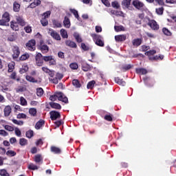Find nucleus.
I'll use <instances>...</instances> for the list:
<instances>
[{
    "instance_id": "29",
    "label": "nucleus",
    "mask_w": 176,
    "mask_h": 176,
    "mask_svg": "<svg viewBox=\"0 0 176 176\" xmlns=\"http://www.w3.org/2000/svg\"><path fill=\"white\" fill-rule=\"evenodd\" d=\"M82 69L84 71V72H87L88 71H91V67L89 64H84L82 65Z\"/></svg>"
},
{
    "instance_id": "30",
    "label": "nucleus",
    "mask_w": 176,
    "mask_h": 176,
    "mask_svg": "<svg viewBox=\"0 0 176 176\" xmlns=\"http://www.w3.org/2000/svg\"><path fill=\"white\" fill-rule=\"evenodd\" d=\"M25 79L26 80L32 83H38V80H35V78H34V77L31 76H26Z\"/></svg>"
},
{
    "instance_id": "28",
    "label": "nucleus",
    "mask_w": 176,
    "mask_h": 176,
    "mask_svg": "<svg viewBox=\"0 0 176 176\" xmlns=\"http://www.w3.org/2000/svg\"><path fill=\"white\" fill-rule=\"evenodd\" d=\"M73 36L74 38H75L76 42H78V43H82L83 40H82V37H80L79 33H74Z\"/></svg>"
},
{
    "instance_id": "14",
    "label": "nucleus",
    "mask_w": 176,
    "mask_h": 176,
    "mask_svg": "<svg viewBox=\"0 0 176 176\" xmlns=\"http://www.w3.org/2000/svg\"><path fill=\"white\" fill-rule=\"evenodd\" d=\"M132 5L136 8V9H141L144 8V4L142 2L140 1V0H134L132 3Z\"/></svg>"
},
{
    "instance_id": "43",
    "label": "nucleus",
    "mask_w": 176,
    "mask_h": 176,
    "mask_svg": "<svg viewBox=\"0 0 176 176\" xmlns=\"http://www.w3.org/2000/svg\"><path fill=\"white\" fill-rule=\"evenodd\" d=\"M43 89L41 87L36 89V95L38 97H42L43 96Z\"/></svg>"
},
{
    "instance_id": "31",
    "label": "nucleus",
    "mask_w": 176,
    "mask_h": 176,
    "mask_svg": "<svg viewBox=\"0 0 176 176\" xmlns=\"http://www.w3.org/2000/svg\"><path fill=\"white\" fill-rule=\"evenodd\" d=\"M104 120H107V122H112L113 120V115L109 113L106 114L104 117Z\"/></svg>"
},
{
    "instance_id": "7",
    "label": "nucleus",
    "mask_w": 176,
    "mask_h": 176,
    "mask_svg": "<svg viewBox=\"0 0 176 176\" xmlns=\"http://www.w3.org/2000/svg\"><path fill=\"white\" fill-rule=\"evenodd\" d=\"M148 23H147V25H149V27L151 28V30H153V31H157L159 30V24H157V22L155 20H151L148 19Z\"/></svg>"
},
{
    "instance_id": "48",
    "label": "nucleus",
    "mask_w": 176,
    "mask_h": 176,
    "mask_svg": "<svg viewBox=\"0 0 176 176\" xmlns=\"http://www.w3.org/2000/svg\"><path fill=\"white\" fill-rule=\"evenodd\" d=\"M25 135L27 138H32V137H34V131L32 130H29L26 131Z\"/></svg>"
},
{
    "instance_id": "37",
    "label": "nucleus",
    "mask_w": 176,
    "mask_h": 176,
    "mask_svg": "<svg viewBox=\"0 0 176 176\" xmlns=\"http://www.w3.org/2000/svg\"><path fill=\"white\" fill-rule=\"evenodd\" d=\"M60 35L62 38H63V39L68 38V33L67 32V30H65V29L60 30Z\"/></svg>"
},
{
    "instance_id": "2",
    "label": "nucleus",
    "mask_w": 176,
    "mask_h": 176,
    "mask_svg": "<svg viewBox=\"0 0 176 176\" xmlns=\"http://www.w3.org/2000/svg\"><path fill=\"white\" fill-rule=\"evenodd\" d=\"M10 21V14L9 12H6L2 15V19H0V25H9L8 24Z\"/></svg>"
},
{
    "instance_id": "55",
    "label": "nucleus",
    "mask_w": 176,
    "mask_h": 176,
    "mask_svg": "<svg viewBox=\"0 0 176 176\" xmlns=\"http://www.w3.org/2000/svg\"><path fill=\"white\" fill-rule=\"evenodd\" d=\"M41 23L43 27H46V25H47V24H49V21H47V19H46V18H43L41 20Z\"/></svg>"
},
{
    "instance_id": "20",
    "label": "nucleus",
    "mask_w": 176,
    "mask_h": 176,
    "mask_svg": "<svg viewBox=\"0 0 176 176\" xmlns=\"http://www.w3.org/2000/svg\"><path fill=\"white\" fill-rule=\"evenodd\" d=\"M116 83L119 85L120 86H126V81L123 79H120L119 77H116L114 78Z\"/></svg>"
},
{
    "instance_id": "25",
    "label": "nucleus",
    "mask_w": 176,
    "mask_h": 176,
    "mask_svg": "<svg viewBox=\"0 0 176 176\" xmlns=\"http://www.w3.org/2000/svg\"><path fill=\"white\" fill-rule=\"evenodd\" d=\"M43 126H45V120H40L38 122H36L35 125V129H36V130H39V129H41V127H42Z\"/></svg>"
},
{
    "instance_id": "17",
    "label": "nucleus",
    "mask_w": 176,
    "mask_h": 176,
    "mask_svg": "<svg viewBox=\"0 0 176 176\" xmlns=\"http://www.w3.org/2000/svg\"><path fill=\"white\" fill-rule=\"evenodd\" d=\"M16 23L21 27H24L25 24H27L25 21H24V19H23L21 16H16Z\"/></svg>"
},
{
    "instance_id": "18",
    "label": "nucleus",
    "mask_w": 176,
    "mask_h": 176,
    "mask_svg": "<svg viewBox=\"0 0 176 176\" xmlns=\"http://www.w3.org/2000/svg\"><path fill=\"white\" fill-rule=\"evenodd\" d=\"M10 28L13 31H19L20 28L19 27V23L14 21L10 22Z\"/></svg>"
},
{
    "instance_id": "49",
    "label": "nucleus",
    "mask_w": 176,
    "mask_h": 176,
    "mask_svg": "<svg viewBox=\"0 0 176 176\" xmlns=\"http://www.w3.org/2000/svg\"><path fill=\"white\" fill-rule=\"evenodd\" d=\"M162 32L164 34V35H166V36H171V32H170V30L166 28L162 29Z\"/></svg>"
},
{
    "instance_id": "1",
    "label": "nucleus",
    "mask_w": 176,
    "mask_h": 176,
    "mask_svg": "<svg viewBox=\"0 0 176 176\" xmlns=\"http://www.w3.org/2000/svg\"><path fill=\"white\" fill-rule=\"evenodd\" d=\"M91 36L93 38L97 46H100V47H104L105 44L104 43V41H102V36L101 35H98L97 34H91Z\"/></svg>"
},
{
    "instance_id": "47",
    "label": "nucleus",
    "mask_w": 176,
    "mask_h": 176,
    "mask_svg": "<svg viewBox=\"0 0 176 176\" xmlns=\"http://www.w3.org/2000/svg\"><path fill=\"white\" fill-rule=\"evenodd\" d=\"M58 98V92L55 93V94L50 96V101H56Z\"/></svg>"
},
{
    "instance_id": "10",
    "label": "nucleus",
    "mask_w": 176,
    "mask_h": 176,
    "mask_svg": "<svg viewBox=\"0 0 176 176\" xmlns=\"http://www.w3.org/2000/svg\"><path fill=\"white\" fill-rule=\"evenodd\" d=\"M50 115L51 120H57V119H60V118H61V114H60V112L56 111H50Z\"/></svg>"
},
{
    "instance_id": "41",
    "label": "nucleus",
    "mask_w": 176,
    "mask_h": 176,
    "mask_svg": "<svg viewBox=\"0 0 176 176\" xmlns=\"http://www.w3.org/2000/svg\"><path fill=\"white\" fill-rule=\"evenodd\" d=\"M28 58H30V54H24L20 56L19 60L20 61H25V60H28Z\"/></svg>"
},
{
    "instance_id": "42",
    "label": "nucleus",
    "mask_w": 176,
    "mask_h": 176,
    "mask_svg": "<svg viewBox=\"0 0 176 176\" xmlns=\"http://www.w3.org/2000/svg\"><path fill=\"white\" fill-rule=\"evenodd\" d=\"M13 10L14 12H19L20 11V4L17 2H14L13 4Z\"/></svg>"
},
{
    "instance_id": "51",
    "label": "nucleus",
    "mask_w": 176,
    "mask_h": 176,
    "mask_svg": "<svg viewBox=\"0 0 176 176\" xmlns=\"http://www.w3.org/2000/svg\"><path fill=\"white\" fill-rule=\"evenodd\" d=\"M29 113L31 115V116H36V109L30 108L29 109Z\"/></svg>"
},
{
    "instance_id": "11",
    "label": "nucleus",
    "mask_w": 176,
    "mask_h": 176,
    "mask_svg": "<svg viewBox=\"0 0 176 176\" xmlns=\"http://www.w3.org/2000/svg\"><path fill=\"white\" fill-rule=\"evenodd\" d=\"M58 100L65 104H68V98L63 92H58Z\"/></svg>"
},
{
    "instance_id": "33",
    "label": "nucleus",
    "mask_w": 176,
    "mask_h": 176,
    "mask_svg": "<svg viewBox=\"0 0 176 176\" xmlns=\"http://www.w3.org/2000/svg\"><path fill=\"white\" fill-rule=\"evenodd\" d=\"M72 85L77 89H79V87L82 86V85H80V82H79L77 79H74L72 80Z\"/></svg>"
},
{
    "instance_id": "8",
    "label": "nucleus",
    "mask_w": 176,
    "mask_h": 176,
    "mask_svg": "<svg viewBox=\"0 0 176 176\" xmlns=\"http://www.w3.org/2000/svg\"><path fill=\"white\" fill-rule=\"evenodd\" d=\"M38 49L39 50H41L43 54H46V53H49V46H47V45L43 44V41L40 42Z\"/></svg>"
},
{
    "instance_id": "23",
    "label": "nucleus",
    "mask_w": 176,
    "mask_h": 176,
    "mask_svg": "<svg viewBox=\"0 0 176 176\" xmlns=\"http://www.w3.org/2000/svg\"><path fill=\"white\" fill-rule=\"evenodd\" d=\"M41 3H42V1H41V0H34V2H32L29 6V8H31V9H34V8H36V6H39Z\"/></svg>"
},
{
    "instance_id": "63",
    "label": "nucleus",
    "mask_w": 176,
    "mask_h": 176,
    "mask_svg": "<svg viewBox=\"0 0 176 176\" xmlns=\"http://www.w3.org/2000/svg\"><path fill=\"white\" fill-rule=\"evenodd\" d=\"M24 30H25V32H27V34H30V32H32V29L31 28V27L30 25L25 27Z\"/></svg>"
},
{
    "instance_id": "39",
    "label": "nucleus",
    "mask_w": 176,
    "mask_h": 176,
    "mask_svg": "<svg viewBox=\"0 0 176 176\" xmlns=\"http://www.w3.org/2000/svg\"><path fill=\"white\" fill-rule=\"evenodd\" d=\"M131 3V0H123L122 6L126 8H130V5Z\"/></svg>"
},
{
    "instance_id": "27",
    "label": "nucleus",
    "mask_w": 176,
    "mask_h": 176,
    "mask_svg": "<svg viewBox=\"0 0 176 176\" xmlns=\"http://www.w3.org/2000/svg\"><path fill=\"white\" fill-rule=\"evenodd\" d=\"M52 23L54 28H61V27H63V25H61V23H60L58 20H52Z\"/></svg>"
},
{
    "instance_id": "34",
    "label": "nucleus",
    "mask_w": 176,
    "mask_h": 176,
    "mask_svg": "<svg viewBox=\"0 0 176 176\" xmlns=\"http://www.w3.org/2000/svg\"><path fill=\"white\" fill-rule=\"evenodd\" d=\"M111 14H114V16H120L121 17L123 16V12L119 10H111Z\"/></svg>"
},
{
    "instance_id": "61",
    "label": "nucleus",
    "mask_w": 176,
    "mask_h": 176,
    "mask_svg": "<svg viewBox=\"0 0 176 176\" xmlns=\"http://www.w3.org/2000/svg\"><path fill=\"white\" fill-rule=\"evenodd\" d=\"M111 6H113L116 9H119L120 8V5H119V3L118 1H113L111 3Z\"/></svg>"
},
{
    "instance_id": "38",
    "label": "nucleus",
    "mask_w": 176,
    "mask_h": 176,
    "mask_svg": "<svg viewBox=\"0 0 176 176\" xmlns=\"http://www.w3.org/2000/svg\"><path fill=\"white\" fill-rule=\"evenodd\" d=\"M28 69H29V68H28V65L22 66V68H21L19 70V73L21 74H25V72H28Z\"/></svg>"
},
{
    "instance_id": "54",
    "label": "nucleus",
    "mask_w": 176,
    "mask_h": 176,
    "mask_svg": "<svg viewBox=\"0 0 176 176\" xmlns=\"http://www.w3.org/2000/svg\"><path fill=\"white\" fill-rule=\"evenodd\" d=\"M28 168L29 170H38V168H39V167H38V166L34 164H30L28 165Z\"/></svg>"
},
{
    "instance_id": "52",
    "label": "nucleus",
    "mask_w": 176,
    "mask_h": 176,
    "mask_svg": "<svg viewBox=\"0 0 176 176\" xmlns=\"http://www.w3.org/2000/svg\"><path fill=\"white\" fill-rule=\"evenodd\" d=\"M155 12L157 14L162 16V14H163V12H164V8L163 7L156 8Z\"/></svg>"
},
{
    "instance_id": "6",
    "label": "nucleus",
    "mask_w": 176,
    "mask_h": 176,
    "mask_svg": "<svg viewBox=\"0 0 176 176\" xmlns=\"http://www.w3.org/2000/svg\"><path fill=\"white\" fill-rule=\"evenodd\" d=\"M43 58L45 63L50 62V65H56L57 63L56 62V59L54 58L53 56H43Z\"/></svg>"
},
{
    "instance_id": "64",
    "label": "nucleus",
    "mask_w": 176,
    "mask_h": 176,
    "mask_svg": "<svg viewBox=\"0 0 176 176\" xmlns=\"http://www.w3.org/2000/svg\"><path fill=\"white\" fill-rule=\"evenodd\" d=\"M14 131L17 137H21V131L19 128H15Z\"/></svg>"
},
{
    "instance_id": "53",
    "label": "nucleus",
    "mask_w": 176,
    "mask_h": 176,
    "mask_svg": "<svg viewBox=\"0 0 176 176\" xmlns=\"http://www.w3.org/2000/svg\"><path fill=\"white\" fill-rule=\"evenodd\" d=\"M69 67L71 69H78L79 68V65L76 63H70Z\"/></svg>"
},
{
    "instance_id": "36",
    "label": "nucleus",
    "mask_w": 176,
    "mask_h": 176,
    "mask_svg": "<svg viewBox=\"0 0 176 176\" xmlns=\"http://www.w3.org/2000/svg\"><path fill=\"white\" fill-rule=\"evenodd\" d=\"M94 85H96V81L91 80L87 83V88L90 89V90H92V89L94 88Z\"/></svg>"
},
{
    "instance_id": "4",
    "label": "nucleus",
    "mask_w": 176,
    "mask_h": 176,
    "mask_svg": "<svg viewBox=\"0 0 176 176\" xmlns=\"http://www.w3.org/2000/svg\"><path fill=\"white\" fill-rule=\"evenodd\" d=\"M12 58L13 60H17L19 58V56H20V48L17 45L12 46Z\"/></svg>"
},
{
    "instance_id": "60",
    "label": "nucleus",
    "mask_w": 176,
    "mask_h": 176,
    "mask_svg": "<svg viewBox=\"0 0 176 176\" xmlns=\"http://www.w3.org/2000/svg\"><path fill=\"white\" fill-rule=\"evenodd\" d=\"M81 48L82 50H85V52H87L88 50H90V47H89L85 43H81Z\"/></svg>"
},
{
    "instance_id": "26",
    "label": "nucleus",
    "mask_w": 176,
    "mask_h": 176,
    "mask_svg": "<svg viewBox=\"0 0 176 176\" xmlns=\"http://www.w3.org/2000/svg\"><path fill=\"white\" fill-rule=\"evenodd\" d=\"M12 113V107L10 106H6L4 109V116H9Z\"/></svg>"
},
{
    "instance_id": "5",
    "label": "nucleus",
    "mask_w": 176,
    "mask_h": 176,
    "mask_svg": "<svg viewBox=\"0 0 176 176\" xmlns=\"http://www.w3.org/2000/svg\"><path fill=\"white\" fill-rule=\"evenodd\" d=\"M36 45V42L35 41V40L32 39L26 43V47L30 52H34V50H36V47L35 46Z\"/></svg>"
},
{
    "instance_id": "57",
    "label": "nucleus",
    "mask_w": 176,
    "mask_h": 176,
    "mask_svg": "<svg viewBox=\"0 0 176 176\" xmlns=\"http://www.w3.org/2000/svg\"><path fill=\"white\" fill-rule=\"evenodd\" d=\"M12 122L14 124H17L18 126H23V124H24V122L23 121H19L17 120H12Z\"/></svg>"
},
{
    "instance_id": "50",
    "label": "nucleus",
    "mask_w": 176,
    "mask_h": 176,
    "mask_svg": "<svg viewBox=\"0 0 176 176\" xmlns=\"http://www.w3.org/2000/svg\"><path fill=\"white\" fill-rule=\"evenodd\" d=\"M114 29L116 32H120V31H125L124 27H123L122 25L115 26Z\"/></svg>"
},
{
    "instance_id": "44",
    "label": "nucleus",
    "mask_w": 176,
    "mask_h": 176,
    "mask_svg": "<svg viewBox=\"0 0 176 176\" xmlns=\"http://www.w3.org/2000/svg\"><path fill=\"white\" fill-rule=\"evenodd\" d=\"M20 104L22 107H26V105H28L27 100L23 96L20 98Z\"/></svg>"
},
{
    "instance_id": "15",
    "label": "nucleus",
    "mask_w": 176,
    "mask_h": 176,
    "mask_svg": "<svg viewBox=\"0 0 176 176\" xmlns=\"http://www.w3.org/2000/svg\"><path fill=\"white\" fill-rule=\"evenodd\" d=\"M34 161L37 164H41L43 162V157H42V155L37 154L34 156Z\"/></svg>"
},
{
    "instance_id": "24",
    "label": "nucleus",
    "mask_w": 176,
    "mask_h": 176,
    "mask_svg": "<svg viewBox=\"0 0 176 176\" xmlns=\"http://www.w3.org/2000/svg\"><path fill=\"white\" fill-rule=\"evenodd\" d=\"M133 45L138 47L142 43V38H135L132 41Z\"/></svg>"
},
{
    "instance_id": "19",
    "label": "nucleus",
    "mask_w": 176,
    "mask_h": 176,
    "mask_svg": "<svg viewBox=\"0 0 176 176\" xmlns=\"http://www.w3.org/2000/svg\"><path fill=\"white\" fill-rule=\"evenodd\" d=\"M63 25L65 28H71V21L68 16H65L63 20Z\"/></svg>"
},
{
    "instance_id": "22",
    "label": "nucleus",
    "mask_w": 176,
    "mask_h": 176,
    "mask_svg": "<svg viewBox=\"0 0 176 176\" xmlns=\"http://www.w3.org/2000/svg\"><path fill=\"white\" fill-rule=\"evenodd\" d=\"M51 152H52L53 153H56V155H60V153H61V148L56 146H52Z\"/></svg>"
},
{
    "instance_id": "12",
    "label": "nucleus",
    "mask_w": 176,
    "mask_h": 176,
    "mask_svg": "<svg viewBox=\"0 0 176 176\" xmlns=\"http://www.w3.org/2000/svg\"><path fill=\"white\" fill-rule=\"evenodd\" d=\"M127 39V36L126 34H120L115 36V40L116 42H124Z\"/></svg>"
},
{
    "instance_id": "58",
    "label": "nucleus",
    "mask_w": 176,
    "mask_h": 176,
    "mask_svg": "<svg viewBox=\"0 0 176 176\" xmlns=\"http://www.w3.org/2000/svg\"><path fill=\"white\" fill-rule=\"evenodd\" d=\"M4 129L7 130V131H14V128L10 125H5Z\"/></svg>"
},
{
    "instance_id": "3",
    "label": "nucleus",
    "mask_w": 176,
    "mask_h": 176,
    "mask_svg": "<svg viewBox=\"0 0 176 176\" xmlns=\"http://www.w3.org/2000/svg\"><path fill=\"white\" fill-rule=\"evenodd\" d=\"M36 65L37 67H42L43 65V55L41 53L38 52L35 56Z\"/></svg>"
},
{
    "instance_id": "59",
    "label": "nucleus",
    "mask_w": 176,
    "mask_h": 176,
    "mask_svg": "<svg viewBox=\"0 0 176 176\" xmlns=\"http://www.w3.org/2000/svg\"><path fill=\"white\" fill-rule=\"evenodd\" d=\"M0 135H2V137H8V135H9V133L3 129H0Z\"/></svg>"
},
{
    "instance_id": "40",
    "label": "nucleus",
    "mask_w": 176,
    "mask_h": 176,
    "mask_svg": "<svg viewBox=\"0 0 176 176\" xmlns=\"http://www.w3.org/2000/svg\"><path fill=\"white\" fill-rule=\"evenodd\" d=\"M69 10L71 13L74 14V17L77 19V20H79L80 17H79V14L78 13V10L75 9H70Z\"/></svg>"
},
{
    "instance_id": "9",
    "label": "nucleus",
    "mask_w": 176,
    "mask_h": 176,
    "mask_svg": "<svg viewBox=\"0 0 176 176\" xmlns=\"http://www.w3.org/2000/svg\"><path fill=\"white\" fill-rule=\"evenodd\" d=\"M48 34L56 41H61V36L60 34L57 33V32L54 31L53 29H49Z\"/></svg>"
},
{
    "instance_id": "35",
    "label": "nucleus",
    "mask_w": 176,
    "mask_h": 176,
    "mask_svg": "<svg viewBox=\"0 0 176 176\" xmlns=\"http://www.w3.org/2000/svg\"><path fill=\"white\" fill-rule=\"evenodd\" d=\"M17 76V74L16 73V72H13L11 75L10 76V79H14L16 80L17 82H20V77H18L17 78H16Z\"/></svg>"
},
{
    "instance_id": "13",
    "label": "nucleus",
    "mask_w": 176,
    "mask_h": 176,
    "mask_svg": "<svg viewBox=\"0 0 176 176\" xmlns=\"http://www.w3.org/2000/svg\"><path fill=\"white\" fill-rule=\"evenodd\" d=\"M65 45L66 46H68V47H71L72 49H76V47H78L76 43L71 40H67L65 41Z\"/></svg>"
},
{
    "instance_id": "32",
    "label": "nucleus",
    "mask_w": 176,
    "mask_h": 176,
    "mask_svg": "<svg viewBox=\"0 0 176 176\" xmlns=\"http://www.w3.org/2000/svg\"><path fill=\"white\" fill-rule=\"evenodd\" d=\"M27 144H28V140H27V139L23 138L19 139V145H21V146H25Z\"/></svg>"
},
{
    "instance_id": "56",
    "label": "nucleus",
    "mask_w": 176,
    "mask_h": 176,
    "mask_svg": "<svg viewBox=\"0 0 176 176\" xmlns=\"http://www.w3.org/2000/svg\"><path fill=\"white\" fill-rule=\"evenodd\" d=\"M153 54H156V50H152L148 52H145L146 56H153Z\"/></svg>"
},
{
    "instance_id": "21",
    "label": "nucleus",
    "mask_w": 176,
    "mask_h": 176,
    "mask_svg": "<svg viewBox=\"0 0 176 176\" xmlns=\"http://www.w3.org/2000/svg\"><path fill=\"white\" fill-rule=\"evenodd\" d=\"M49 104L51 108H52L53 109H61L60 104L56 103L54 102H50Z\"/></svg>"
},
{
    "instance_id": "46",
    "label": "nucleus",
    "mask_w": 176,
    "mask_h": 176,
    "mask_svg": "<svg viewBox=\"0 0 176 176\" xmlns=\"http://www.w3.org/2000/svg\"><path fill=\"white\" fill-rule=\"evenodd\" d=\"M7 156H9L10 157H13V156H16V151L9 150L6 153Z\"/></svg>"
},
{
    "instance_id": "62",
    "label": "nucleus",
    "mask_w": 176,
    "mask_h": 176,
    "mask_svg": "<svg viewBox=\"0 0 176 176\" xmlns=\"http://www.w3.org/2000/svg\"><path fill=\"white\" fill-rule=\"evenodd\" d=\"M14 69V65L13 63L8 64V72H13Z\"/></svg>"
},
{
    "instance_id": "45",
    "label": "nucleus",
    "mask_w": 176,
    "mask_h": 176,
    "mask_svg": "<svg viewBox=\"0 0 176 176\" xmlns=\"http://www.w3.org/2000/svg\"><path fill=\"white\" fill-rule=\"evenodd\" d=\"M0 175L1 176H10V174L8 173L6 169H0Z\"/></svg>"
},
{
    "instance_id": "16",
    "label": "nucleus",
    "mask_w": 176,
    "mask_h": 176,
    "mask_svg": "<svg viewBox=\"0 0 176 176\" xmlns=\"http://www.w3.org/2000/svg\"><path fill=\"white\" fill-rule=\"evenodd\" d=\"M135 72L138 75H146V74H148V70H146V69H144V68H142V67L136 68L135 69Z\"/></svg>"
}]
</instances>
